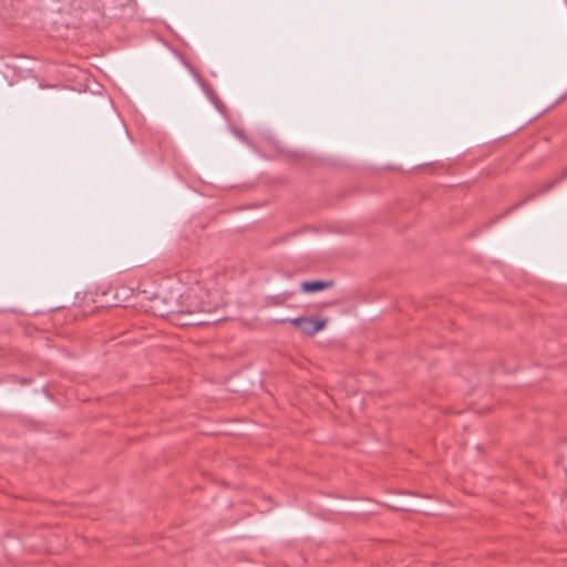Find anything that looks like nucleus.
<instances>
[{"instance_id":"3","label":"nucleus","mask_w":567,"mask_h":567,"mask_svg":"<svg viewBox=\"0 0 567 567\" xmlns=\"http://www.w3.org/2000/svg\"><path fill=\"white\" fill-rule=\"evenodd\" d=\"M566 178H567V168L557 178H555L551 182L546 183L537 193L529 195L524 200L516 204L514 208H517V207L522 206L524 203L535 198L536 195H538V194H545V193L551 190L557 184L561 183Z\"/></svg>"},{"instance_id":"4","label":"nucleus","mask_w":567,"mask_h":567,"mask_svg":"<svg viewBox=\"0 0 567 567\" xmlns=\"http://www.w3.org/2000/svg\"><path fill=\"white\" fill-rule=\"evenodd\" d=\"M332 281H323V280H311V281H303L300 285V289L303 292L310 293L323 290L326 288L332 287Z\"/></svg>"},{"instance_id":"1","label":"nucleus","mask_w":567,"mask_h":567,"mask_svg":"<svg viewBox=\"0 0 567 567\" xmlns=\"http://www.w3.org/2000/svg\"><path fill=\"white\" fill-rule=\"evenodd\" d=\"M181 298L182 305L178 310L179 312H212L219 306V302L213 299L212 292L198 284L190 287Z\"/></svg>"},{"instance_id":"2","label":"nucleus","mask_w":567,"mask_h":567,"mask_svg":"<svg viewBox=\"0 0 567 567\" xmlns=\"http://www.w3.org/2000/svg\"><path fill=\"white\" fill-rule=\"evenodd\" d=\"M285 321H288L295 327H297L302 333L307 336H313L320 330L324 329L328 319H317L313 317H297L292 319H286Z\"/></svg>"}]
</instances>
